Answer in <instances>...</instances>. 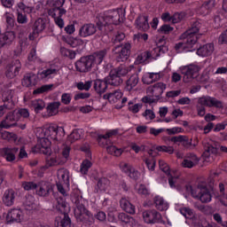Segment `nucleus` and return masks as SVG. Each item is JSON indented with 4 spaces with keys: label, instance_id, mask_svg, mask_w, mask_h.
<instances>
[{
    "label": "nucleus",
    "instance_id": "obj_59",
    "mask_svg": "<svg viewBox=\"0 0 227 227\" xmlns=\"http://www.w3.org/2000/svg\"><path fill=\"white\" fill-rule=\"evenodd\" d=\"M186 136H184V135H179V136H176V137H172L170 138V141L172 143H175L176 145H182L185 139Z\"/></svg>",
    "mask_w": 227,
    "mask_h": 227
},
{
    "label": "nucleus",
    "instance_id": "obj_5",
    "mask_svg": "<svg viewBox=\"0 0 227 227\" xmlns=\"http://www.w3.org/2000/svg\"><path fill=\"white\" fill-rule=\"evenodd\" d=\"M193 198H199L201 203H210L212 201V192H214V183L210 182L208 184L205 182H200L197 185V190L191 189Z\"/></svg>",
    "mask_w": 227,
    "mask_h": 227
},
{
    "label": "nucleus",
    "instance_id": "obj_21",
    "mask_svg": "<svg viewBox=\"0 0 227 227\" xmlns=\"http://www.w3.org/2000/svg\"><path fill=\"white\" fill-rule=\"evenodd\" d=\"M17 193L13 190H7L3 196V203L6 207H12L15 203V197Z\"/></svg>",
    "mask_w": 227,
    "mask_h": 227
},
{
    "label": "nucleus",
    "instance_id": "obj_17",
    "mask_svg": "<svg viewBox=\"0 0 227 227\" xmlns=\"http://www.w3.org/2000/svg\"><path fill=\"white\" fill-rule=\"evenodd\" d=\"M105 79L107 84L110 86L118 87L123 84V78L117 75L113 69H111L109 75H107Z\"/></svg>",
    "mask_w": 227,
    "mask_h": 227
},
{
    "label": "nucleus",
    "instance_id": "obj_52",
    "mask_svg": "<svg viewBox=\"0 0 227 227\" xmlns=\"http://www.w3.org/2000/svg\"><path fill=\"white\" fill-rule=\"evenodd\" d=\"M185 150H194L196 146H198V143L192 144V139L189 140L188 137H185L184 140L183 141V144H181Z\"/></svg>",
    "mask_w": 227,
    "mask_h": 227
},
{
    "label": "nucleus",
    "instance_id": "obj_60",
    "mask_svg": "<svg viewBox=\"0 0 227 227\" xmlns=\"http://www.w3.org/2000/svg\"><path fill=\"white\" fill-rule=\"evenodd\" d=\"M17 21L19 24H27V16L26 12H18Z\"/></svg>",
    "mask_w": 227,
    "mask_h": 227
},
{
    "label": "nucleus",
    "instance_id": "obj_10",
    "mask_svg": "<svg viewBox=\"0 0 227 227\" xmlns=\"http://www.w3.org/2000/svg\"><path fill=\"white\" fill-rule=\"evenodd\" d=\"M183 76L184 82H191L192 80L198 77L200 74V67L196 65L184 66L180 68Z\"/></svg>",
    "mask_w": 227,
    "mask_h": 227
},
{
    "label": "nucleus",
    "instance_id": "obj_23",
    "mask_svg": "<svg viewBox=\"0 0 227 227\" xmlns=\"http://www.w3.org/2000/svg\"><path fill=\"white\" fill-rule=\"evenodd\" d=\"M2 153L8 162H13V160H15V154L19 153V148L4 147L3 148Z\"/></svg>",
    "mask_w": 227,
    "mask_h": 227
},
{
    "label": "nucleus",
    "instance_id": "obj_47",
    "mask_svg": "<svg viewBox=\"0 0 227 227\" xmlns=\"http://www.w3.org/2000/svg\"><path fill=\"white\" fill-rule=\"evenodd\" d=\"M121 97H123V94L121 92L115 91V92L105 94L103 96V98L105 100H109L110 102H114V98H116V100H118V98H121Z\"/></svg>",
    "mask_w": 227,
    "mask_h": 227
},
{
    "label": "nucleus",
    "instance_id": "obj_64",
    "mask_svg": "<svg viewBox=\"0 0 227 227\" xmlns=\"http://www.w3.org/2000/svg\"><path fill=\"white\" fill-rule=\"evenodd\" d=\"M25 191H35L36 190V183L34 182H27L22 184Z\"/></svg>",
    "mask_w": 227,
    "mask_h": 227
},
{
    "label": "nucleus",
    "instance_id": "obj_46",
    "mask_svg": "<svg viewBox=\"0 0 227 227\" xmlns=\"http://www.w3.org/2000/svg\"><path fill=\"white\" fill-rule=\"evenodd\" d=\"M58 227H74L70 216H68V215H63L60 222L58 223Z\"/></svg>",
    "mask_w": 227,
    "mask_h": 227
},
{
    "label": "nucleus",
    "instance_id": "obj_44",
    "mask_svg": "<svg viewBox=\"0 0 227 227\" xmlns=\"http://www.w3.org/2000/svg\"><path fill=\"white\" fill-rule=\"evenodd\" d=\"M112 70L114 74H116L121 78V77H125V75H127V74L130 72V67H127L126 66L121 65L118 67H115Z\"/></svg>",
    "mask_w": 227,
    "mask_h": 227
},
{
    "label": "nucleus",
    "instance_id": "obj_16",
    "mask_svg": "<svg viewBox=\"0 0 227 227\" xmlns=\"http://www.w3.org/2000/svg\"><path fill=\"white\" fill-rule=\"evenodd\" d=\"M35 191L37 196L47 198L52 191V186L48 182L41 181L37 183Z\"/></svg>",
    "mask_w": 227,
    "mask_h": 227
},
{
    "label": "nucleus",
    "instance_id": "obj_28",
    "mask_svg": "<svg viewBox=\"0 0 227 227\" xmlns=\"http://www.w3.org/2000/svg\"><path fill=\"white\" fill-rule=\"evenodd\" d=\"M179 40H182L183 42H180L175 45V49L177 51V52H180V51L184 49H191L192 48V45L196 44L195 43L190 42L188 37L183 38L182 35H180Z\"/></svg>",
    "mask_w": 227,
    "mask_h": 227
},
{
    "label": "nucleus",
    "instance_id": "obj_45",
    "mask_svg": "<svg viewBox=\"0 0 227 227\" xmlns=\"http://www.w3.org/2000/svg\"><path fill=\"white\" fill-rule=\"evenodd\" d=\"M54 84L43 85L33 91V95H41L42 93H47L52 90Z\"/></svg>",
    "mask_w": 227,
    "mask_h": 227
},
{
    "label": "nucleus",
    "instance_id": "obj_61",
    "mask_svg": "<svg viewBox=\"0 0 227 227\" xmlns=\"http://www.w3.org/2000/svg\"><path fill=\"white\" fill-rule=\"evenodd\" d=\"M182 19H184V15L179 12H176L171 16V22L172 24H178V22L182 21Z\"/></svg>",
    "mask_w": 227,
    "mask_h": 227
},
{
    "label": "nucleus",
    "instance_id": "obj_54",
    "mask_svg": "<svg viewBox=\"0 0 227 227\" xmlns=\"http://www.w3.org/2000/svg\"><path fill=\"white\" fill-rule=\"evenodd\" d=\"M119 221H121V223H125V224H129L130 223H134V217L129 215L126 213H121L118 215Z\"/></svg>",
    "mask_w": 227,
    "mask_h": 227
},
{
    "label": "nucleus",
    "instance_id": "obj_48",
    "mask_svg": "<svg viewBox=\"0 0 227 227\" xmlns=\"http://www.w3.org/2000/svg\"><path fill=\"white\" fill-rule=\"evenodd\" d=\"M56 74H58L57 69L49 68L42 71L41 73H38V75H40L41 79H47V77H51V75H56Z\"/></svg>",
    "mask_w": 227,
    "mask_h": 227
},
{
    "label": "nucleus",
    "instance_id": "obj_20",
    "mask_svg": "<svg viewBox=\"0 0 227 227\" xmlns=\"http://www.w3.org/2000/svg\"><path fill=\"white\" fill-rule=\"evenodd\" d=\"M122 171L126 173L132 180H138L141 174L139 171L136 170L134 167L129 165L128 163H124L122 166Z\"/></svg>",
    "mask_w": 227,
    "mask_h": 227
},
{
    "label": "nucleus",
    "instance_id": "obj_22",
    "mask_svg": "<svg viewBox=\"0 0 227 227\" xmlns=\"http://www.w3.org/2000/svg\"><path fill=\"white\" fill-rule=\"evenodd\" d=\"M200 162L198 156L193 153H189L186 155V159H184L182 162L183 168H194Z\"/></svg>",
    "mask_w": 227,
    "mask_h": 227
},
{
    "label": "nucleus",
    "instance_id": "obj_1",
    "mask_svg": "<svg viewBox=\"0 0 227 227\" xmlns=\"http://www.w3.org/2000/svg\"><path fill=\"white\" fill-rule=\"evenodd\" d=\"M96 25L93 23H86L81 27L79 35L82 38L93 36L97 33V27L102 35H108L113 31V24L118 26L121 20L120 18V10L114 11L110 15L98 14L95 20Z\"/></svg>",
    "mask_w": 227,
    "mask_h": 227
},
{
    "label": "nucleus",
    "instance_id": "obj_49",
    "mask_svg": "<svg viewBox=\"0 0 227 227\" xmlns=\"http://www.w3.org/2000/svg\"><path fill=\"white\" fill-rule=\"evenodd\" d=\"M93 83L92 81H88L85 82H79L78 83H76V88L77 90H80V91H90V90L91 89V84Z\"/></svg>",
    "mask_w": 227,
    "mask_h": 227
},
{
    "label": "nucleus",
    "instance_id": "obj_57",
    "mask_svg": "<svg viewBox=\"0 0 227 227\" xmlns=\"http://www.w3.org/2000/svg\"><path fill=\"white\" fill-rule=\"evenodd\" d=\"M173 29H175L173 27L169 26V25H162L160 28H159V32L161 35H169V33H171L173 31Z\"/></svg>",
    "mask_w": 227,
    "mask_h": 227
},
{
    "label": "nucleus",
    "instance_id": "obj_40",
    "mask_svg": "<svg viewBox=\"0 0 227 227\" xmlns=\"http://www.w3.org/2000/svg\"><path fill=\"white\" fill-rule=\"evenodd\" d=\"M1 40V47H4V45H10V43L15 40V34H13V32H6L2 35Z\"/></svg>",
    "mask_w": 227,
    "mask_h": 227
},
{
    "label": "nucleus",
    "instance_id": "obj_24",
    "mask_svg": "<svg viewBox=\"0 0 227 227\" xmlns=\"http://www.w3.org/2000/svg\"><path fill=\"white\" fill-rule=\"evenodd\" d=\"M57 208L63 214V215H68V212H70V206L67 203L65 197L57 198Z\"/></svg>",
    "mask_w": 227,
    "mask_h": 227
},
{
    "label": "nucleus",
    "instance_id": "obj_25",
    "mask_svg": "<svg viewBox=\"0 0 227 227\" xmlns=\"http://www.w3.org/2000/svg\"><path fill=\"white\" fill-rule=\"evenodd\" d=\"M136 26L140 31H148V29H150V24H148V16H138L136 20Z\"/></svg>",
    "mask_w": 227,
    "mask_h": 227
},
{
    "label": "nucleus",
    "instance_id": "obj_6",
    "mask_svg": "<svg viewBox=\"0 0 227 227\" xmlns=\"http://www.w3.org/2000/svg\"><path fill=\"white\" fill-rule=\"evenodd\" d=\"M20 118H29V110H27V108H20L18 110H14L13 112L9 113L5 120L3 121L2 125L5 129L15 127L17 125V121H19Z\"/></svg>",
    "mask_w": 227,
    "mask_h": 227
},
{
    "label": "nucleus",
    "instance_id": "obj_63",
    "mask_svg": "<svg viewBox=\"0 0 227 227\" xmlns=\"http://www.w3.org/2000/svg\"><path fill=\"white\" fill-rule=\"evenodd\" d=\"M67 43L73 47V48H75V47H78V45H82V40L81 39H76V38H70L67 42Z\"/></svg>",
    "mask_w": 227,
    "mask_h": 227
},
{
    "label": "nucleus",
    "instance_id": "obj_51",
    "mask_svg": "<svg viewBox=\"0 0 227 227\" xmlns=\"http://www.w3.org/2000/svg\"><path fill=\"white\" fill-rule=\"evenodd\" d=\"M107 153L110 155H114V157H120L123 153V150L117 148L114 145H109L106 147Z\"/></svg>",
    "mask_w": 227,
    "mask_h": 227
},
{
    "label": "nucleus",
    "instance_id": "obj_58",
    "mask_svg": "<svg viewBox=\"0 0 227 227\" xmlns=\"http://www.w3.org/2000/svg\"><path fill=\"white\" fill-rule=\"evenodd\" d=\"M159 165H160V169L163 171V173H166V175H171V171L169 170V165H168V163L160 160L159 161Z\"/></svg>",
    "mask_w": 227,
    "mask_h": 227
},
{
    "label": "nucleus",
    "instance_id": "obj_37",
    "mask_svg": "<svg viewBox=\"0 0 227 227\" xmlns=\"http://www.w3.org/2000/svg\"><path fill=\"white\" fill-rule=\"evenodd\" d=\"M154 204L157 210H160V212H164L169 208L168 202L164 201V199L159 196L154 197Z\"/></svg>",
    "mask_w": 227,
    "mask_h": 227
},
{
    "label": "nucleus",
    "instance_id": "obj_14",
    "mask_svg": "<svg viewBox=\"0 0 227 227\" xmlns=\"http://www.w3.org/2000/svg\"><path fill=\"white\" fill-rule=\"evenodd\" d=\"M20 68H22V64H20V60L16 59L13 60L12 63L7 65L5 75L8 79H15L19 73L20 72Z\"/></svg>",
    "mask_w": 227,
    "mask_h": 227
},
{
    "label": "nucleus",
    "instance_id": "obj_41",
    "mask_svg": "<svg viewBox=\"0 0 227 227\" xmlns=\"http://www.w3.org/2000/svg\"><path fill=\"white\" fill-rule=\"evenodd\" d=\"M215 6V0H208L204 2V4L200 6V12L203 15H207L208 12L212 10Z\"/></svg>",
    "mask_w": 227,
    "mask_h": 227
},
{
    "label": "nucleus",
    "instance_id": "obj_43",
    "mask_svg": "<svg viewBox=\"0 0 227 227\" xmlns=\"http://www.w3.org/2000/svg\"><path fill=\"white\" fill-rule=\"evenodd\" d=\"M169 49L168 48L167 45L165 44H160L158 45L156 48H154L152 52L153 54V58L154 59H156L157 58H159V56H160V54H166V52H168Z\"/></svg>",
    "mask_w": 227,
    "mask_h": 227
},
{
    "label": "nucleus",
    "instance_id": "obj_2",
    "mask_svg": "<svg viewBox=\"0 0 227 227\" xmlns=\"http://www.w3.org/2000/svg\"><path fill=\"white\" fill-rule=\"evenodd\" d=\"M71 201L75 205L74 217L77 223L80 224H85V226H91V224H95V216L82 203V197H80L79 195H73L71 197Z\"/></svg>",
    "mask_w": 227,
    "mask_h": 227
},
{
    "label": "nucleus",
    "instance_id": "obj_13",
    "mask_svg": "<svg viewBox=\"0 0 227 227\" xmlns=\"http://www.w3.org/2000/svg\"><path fill=\"white\" fill-rule=\"evenodd\" d=\"M143 218L147 224H157L162 223V215L157 210H146L143 213Z\"/></svg>",
    "mask_w": 227,
    "mask_h": 227
},
{
    "label": "nucleus",
    "instance_id": "obj_27",
    "mask_svg": "<svg viewBox=\"0 0 227 227\" xmlns=\"http://www.w3.org/2000/svg\"><path fill=\"white\" fill-rule=\"evenodd\" d=\"M21 84L25 88H29V86H35L36 84V74L33 73H27L21 81Z\"/></svg>",
    "mask_w": 227,
    "mask_h": 227
},
{
    "label": "nucleus",
    "instance_id": "obj_11",
    "mask_svg": "<svg viewBox=\"0 0 227 227\" xmlns=\"http://www.w3.org/2000/svg\"><path fill=\"white\" fill-rule=\"evenodd\" d=\"M74 65L76 71L80 72L81 74H88V72H91V70H93V67H95L90 55L82 57L75 62Z\"/></svg>",
    "mask_w": 227,
    "mask_h": 227
},
{
    "label": "nucleus",
    "instance_id": "obj_34",
    "mask_svg": "<svg viewBox=\"0 0 227 227\" xmlns=\"http://www.w3.org/2000/svg\"><path fill=\"white\" fill-rule=\"evenodd\" d=\"M39 150L44 155H50L51 154V140H49V138L47 137L41 138Z\"/></svg>",
    "mask_w": 227,
    "mask_h": 227
},
{
    "label": "nucleus",
    "instance_id": "obj_32",
    "mask_svg": "<svg viewBox=\"0 0 227 227\" xmlns=\"http://www.w3.org/2000/svg\"><path fill=\"white\" fill-rule=\"evenodd\" d=\"M148 59H155V57H153V51H147L140 53L136 59V63L137 65H141V63H148Z\"/></svg>",
    "mask_w": 227,
    "mask_h": 227
},
{
    "label": "nucleus",
    "instance_id": "obj_56",
    "mask_svg": "<svg viewBox=\"0 0 227 227\" xmlns=\"http://www.w3.org/2000/svg\"><path fill=\"white\" fill-rule=\"evenodd\" d=\"M60 51L63 56H67V58H69V59H75V56L77 53H75L74 51L68 50L67 48H62Z\"/></svg>",
    "mask_w": 227,
    "mask_h": 227
},
{
    "label": "nucleus",
    "instance_id": "obj_53",
    "mask_svg": "<svg viewBox=\"0 0 227 227\" xmlns=\"http://www.w3.org/2000/svg\"><path fill=\"white\" fill-rule=\"evenodd\" d=\"M91 166H93L91 161H90L89 160H84L82 162L81 168H80L82 175H88V171H89L90 168H91Z\"/></svg>",
    "mask_w": 227,
    "mask_h": 227
},
{
    "label": "nucleus",
    "instance_id": "obj_4",
    "mask_svg": "<svg viewBox=\"0 0 227 227\" xmlns=\"http://www.w3.org/2000/svg\"><path fill=\"white\" fill-rule=\"evenodd\" d=\"M205 107H215V109H223L224 106L223 101L210 96H204L198 98L196 106L198 116H205L207 110Z\"/></svg>",
    "mask_w": 227,
    "mask_h": 227
},
{
    "label": "nucleus",
    "instance_id": "obj_26",
    "mask_svg": "<svg viewBox=\"0 0 227 227\" xmlns=\"http://www.w3.org/2000/svg\"><path fill=\"white\" fill-rule=\"evenodd\" d=\"M164 90H166V84L163 82H157L153 87L148 88V91H151L156 98H159V97L164 93Z\"/></svg>",
    "mask_w": 227,
    "mask_h": 227
},
{
    "label": "nucleus",
    "instance_id": "obj_12",
    "mask_svg": "<svg viewBox=\"0 0 227 227\" xmlns=\"http://www.w3.org/2000/svg\"><path fill=\"white\" fill-rule=\"evenodd\" d=\"M51 9L48 10V15L50 17H56V13H59V17L67 15V9L63 8L65 0H51Z\"/></svg>",
    "mask_w": 227,
    "mask_h": 227
},
{
    "label": "nucleus",
    "instance_id": "obj_36",
    "mask_svg": "<svg viewBox=\"0 0 227 227\" xmlns=\"http://www.w3.org/2000/svg\"><path fill=\"white\" fill-rule=\"evenodd\" d=\"M23 207L28 212H31V210H35V208H36L35 197H33V195H27L25 197V200L23 201Z\"/></svg>",
    "mask_w": 227,
    "mask_h": 227
},
{
    "label": "nucleus",
    "instance_id": "obj_55",
    "mask_svg": "<svg viewBox=\"0 0 227 227\" xmlns=\"http://www.w3.org/2000/svg\"><path fill=\"white\" fill-rule=\"evenodd\" d=\"M157 152H164L165 153H169V155L175 153V148L173 146L159 145L156 147Z\"/></svg>",
    "mask_w": 227,
    "mask_h": 227
},
{
    "label": "nucleus",
    "instance_id": "obj_39",
    "mask_svg": "<svg viewBox=\"0 0 227 227\" xmlns=\"http://www.w3.org/2000/svg\"><path fill=\"white\" fill-rule=\"evenodd\" d=\"M217 153V147H214L209 143L204 144L203 157L208 159L210 155H215Z\"/></svg>",
    "mask_w": 227,
    "mask_h": 227
},
{
    "label": "nucleus",
    "instance_id": "obj_19",
    "mask_svg": "<svg viewBox=\"0 0 227 227\" xmlns=\"http://www.w3.org/2000/svg\"><path fill=\"white\" fill-rule=\"evenodd\" d=\"M94 67L95 65H100L104 61L106 56H107V50L103 49L98 51H95L92 55H89Z\"/></svg>",
    "mask_w": 227,
    "mask_h": 227
},
{
    "label": "nucleus",
    "instance_id": "obj_3",
    "mask_svg": "<svg viewBox=\"0 0 227 227\" xmlns=\"http://www.w3.org/2000/svg\"><path fill=\"white\" fill-rule=\"evenodd\" d=\"M122 40H125V34L122 32H118L112 39V43L114 45L112 52L119 63L129 59L130 49H132L130 43H121Z\"/></svg>",
    "mask_w": 227,
    "mask_h": 227
},
{
    "label": "nucleus",
    "instance_id": "obj_38",
    "mask_svg": "<svg viewBox=\"0 0 227 227\" xmlns=\"http://www.w3.org/2000/svg\"><path fill=\"white\" fill-rule=\"evenodd\" d=\"M59 106H61L60 102L50 103L46 107L48 116H56V114H58L59 112Z\"/></svg>",
    "mask_w": 227,
    "mask_h": 227
},
{
    "label": "nucleus",
    "instance_id": "obj_31",
    "mask_svg": "<svg viewBox=\"0 0 227 227\" xmlns=\"http://www.w3.org/2000/svg\"><path fill=\"white\" fill-rule=\"evenodd\" d=\"M212 52H214V44L213 43L205 44L197 50L198 56H201L202 58L210 56L212 54Z\"/></svg>",
    "mask_w": 227,
    "mask_h": 227
},
{
    "label": "nucleus",
    "instance_id": "obj_42",
    "mask_svg": "<svg viewBox=\"0 0 227 227\" xmlns=\"http://www.w3.org/2000/svg\"><path fill=\"white\" fill-rule=\"evenodd\" d=\"M180 214L185 217V219H190V221H196V216L194 215V211L190 207H181L179 209Z\"/></svg>",
    "mask_w": 227,
    "mask_h": 227
},
{
    "label": "nucleus",
    "instance_id": "obj_33",
    "mask_svg": "<svg viewBox=\"0 0 227 227\" xmlns=\"http://www.w3.org/2000/svg\"><path fill=\"white\" fill-rule=\"evenodd\" d=\"M138 83L139 74L137 73H135L126 81L127 91H132V90H134V88H136L137 84Z\"/></svg>",
    "mask_w": 227,
    "mask_h": 227
},
{
    "label": "nucleus",
    "instance_id": "obj_30",
    "mask_svg": "<svg viewBox=\"0 0 227 227\" xmlns=\"http://www.w3.org/2000/svg\"><path fill=\"white\" fill-rule=\"evenodd\" d=\"M107 82L105 78V80L97 79L94 81L93 88L95 91H97L99 95H102V93H106L107 90Z\"/></svg>",
    "mask_w": 227,
    "mask_h": 227
},
{
    "label": "nucleus",
    "instance_id": "obj_35",
    "mask_svg": "<svg viewBox=\"0 0 227 227\" xmlns=\"http://www.w3.org/2000/svg\"><path fill=\"white\" fill-rule=\"evenodd\" d=\"M159 79H160L159 73H147L142 77V82L144 84H153Z\"/></svg>",
    "mask_w": 227,
    "mask_h": 227
},
{
    "label": "nucleus",
    "instance_id": "obj_29",
    "mask_svg": "<svg viewBox=\"0 0 227 227\" xmlns=\"http://www.w3.org/2000/svg\"><path fill=\"white\" fill-rule=\"evenodd\" d=\"M120 207L124 210V212H127V214H136V207L125 198H121L120 200Z\"/></svg>",
    "mask_w": 227,
    "mask_h": 227
},
{
    "label": "nucleus",
    "instance_id": "obj_9",
    "mask_svg": "<svg viewBox=\"0 0 227 227\" xmlns=\"http://www.w3.org/2000/svg\"><path fill=\"white\" fill-rule=\"evenodd\" d=\"M44 134L47 137H51L55 145H58L65 137V129L63 127L49 126Z\"/></svg>",
    "mask_w": 227,
    "mask_h": 227
},
{
    "label": "nucleus",
    "instance_id": "obj_50",
    "mask_svg": "<svg viewBox=\"0 0 227 227\" xmlns=\"http://www.w3.org/2000/svg\"><path fill=\"white\" fill-rule=\"evenodd\" d=\"M81 139V133L77 129L72 131V133L67 137V143H75V141H79Z\"/></svg>",
    "mask_w": 227,
    "mask_h": 227
},
{
    "label": "nucleus",
    "instance_id": "obj_8",
    "mask_svg": "<svg viewBox=\"0 0 227 227\" xmlns=\"http://www.w3.org/2000/svg\"><path fill=\"white\" fill-rule=\"evenodd\" d=\"M28 26L32 27V33L29 34L28 39L33 41L37 38L39 33H43L47 27V20L45 18H38L33 23H29Z\"/></svg>",
    "mask_w": 227,
    "mask_h": 227
},
{
    "label": "nucleus",
    "instance_id": "obj_62",
    "mask_svg": "<svg viewBox=\"0 0 227 227\" xmlns=\"http://www.w3.org/2000/svg\"><path fill=\"white\" fill-rule=\"evenodd\" d=\"M45 108V102L43 100H38L35 104H34V109L36 113H40L43 109Z\"/></svg>",
    "mask_w": 227,
    "mask_h": 227
},
{
    "label": "nucleus",
    "instance_id": "obj_7",
    "mask_svg": "<svg viewBox=\"0 0 227 227\" xmlns=\"http://www.w3.org/2000/svg\"><path fill=\"white\" fill-rule=\"evenodd\" d=\"M207 30L203 28V24L200 20L192 22L191 27L182 34V38H189L188 40L192 43H197L198 39L203 36V34Z\"/></svg>",
    "mask_w": 227,
    "mask_h": 227
},
{
    "label": "nucleus",
    "instance_id": "obj_18",
    "mask_svg": "<svg viewBox=\"0 0 227 227\" xmlns=\"http://www.w3.org/2000/svg\"><path fill=\"white\" fill-rule=\"evenodd\" d=\"M24 215L20 209H12L6 215L7 223H20Z\"/></svg>",
    "mask_w": 227,
    "mask_h": 227
},
{
    "label": "nucleus",
    "instance_id": "obj_15",
    "mask_svg": "<svg viewBox=\"0 0 227 227\" xmlns=\"http://www.w3.org/2000/svg\"><path fill=\"white\" fill-rule=\"evenodd\" d=\"M13 97H15V90L12 89H6L2 93V101L4 102V107L5 109H13L15 107V101H13Z\"/></svg>",
    "mask_w": 227,
    "mask_h": 227
}]
</instances>
